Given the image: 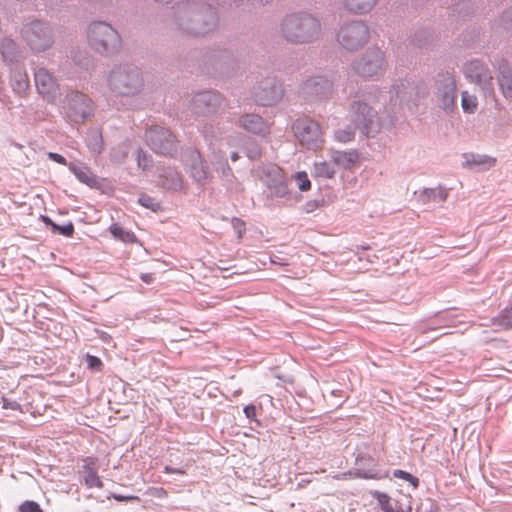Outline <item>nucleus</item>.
I'll use <instances>...</instances> for the list:
<instances>
[{"label":"nucleus","instance_id":"obj_41","mask_svg":"<svg viewBox=\"0 0 512 512\" xmlns=\"http://www.w3.org/2000/svg\"><path fill=\"white\" fill-rule=\"evenodd\" d=\"M139 202L141 203V205L150 208L153 211H157L160 208L159 203H155L153 199L148 196L140 197Z\"/></svg>","mask_w":512,"mask_h":512},{"label":"nucleus","instance_id":"obj_26","mask_svg":"<svg viewBox=\"0 0 512 512\" xmlns=\"http://www.w3.org/2000/svg\"><path fill=\"white\" fill-rule=\"evenodd\" d=\"M461 106L465 113L474 114L478 107L477 97L468 91L461 93Z\"/></svg>","mask_w":512,"mask_h":512},{"label":"nucleus","instance_id":"obj_23","mask_svg":"<svg viewBox=\"0 0 512 512\" xmlns=\"http://www.w3.org/2000/svg\"><path fill=\"white\" fill-rule=\"evenodd\" d=\"M498 84L503 96L512 99V72L507 65L500 67Z\"/></svg>","mask_w":512,"mask_h":512},{"label":"nucleus","instance_id":"obj_46","mask_svg":"<svg viewBox=\"0 0 512 512\" xmlns=\"http://www.w3.org/2000/svg\"><path fill=\"white\" fill-rule=\"evenodd\" d=\"M3 408L4 409H12V410H21V406L16 401H9L7 399H3Z\"/></svg>","mask_w":512,"mask_h":512},{"label":"nucleus","instance_id":"obj_15","mask_svg":"<svg viewBox=\"0 0 512 512\" xmlns=\"http://www.w3.org/2000/svg\"><path fill=\"white\" fill-rule=\"evenodd\" d=\"M70 116L75 120L86 118L91 111V100L82 93H73L67 98Z\"/></svg>","mask_w":512,"mask_h":512},{"label":"nucleus","instance_id":"obj_54","mask_svg":"<svg viewBox=\"0 0 512 512\" xmlns=\"http://www.w3.org/2000/svg\"><path fill=\"white\" fill-rule=\"evenodd\" d=\"M203 133H204L205 135H208V134H209V132H208V130L206 129V127L203 129Z\"/></svg>","mask_w":512,"mask_h":512},{"label":"nucleus","instance_id":"obj_18","mask_svg":"<svg viewBox=\"0 0 512 512\" xmlns=\"http://www.w3.org/2000/svg\"><path fill=\"white\" fill-rule=\"evenodd\" d=\"M239 127L254 134H266L269 131L268 124L257 114H244L238 119Z\"/></svg>","mask_w":512,"mask_h":512},{"label":"nucleus","instance_id":"obj_36","mask_svg":"<svg viewBox=\"0 0 512 512\" xmlns=\"http://www.w3.org/2000/svg\"><path fill=\"white\" fill-rule=\"evenodd\" d=\"M19 512H43V510L35 501H24L19 506Z\"/></svg>","mask_w":512,"mask_h":512},{"label":"nucleus","instance_id":"obj_10","mask_svg":"<svg viewBox=\"0 0 512 512\" xmlns=\"http://www.w3.org/2000/svg\"><path fill=\"white\" fill-rule=\"evenodd\" d=\"M23 35L30 47L36 51L45 50L52 43L47 27L39 21L27 25L23 30Z\"/></svg>","mask_w":512,"mask_h":512},{"label":"nucleus","instance_id":"obj_27","mask_svg":"<svg viewBox=\"0 0 512 512\" xmlns=\"http://www.w3.org/2000/svg\"><path fill=\"white\" fill-rule=\"evenodd\" d=\"M333 478L336 480H346L352 478L373 479L376 478V473L373 470L362 471L361 469H357L356 471H348L342 474L334 475Z\"/></svg>","mask_w":512,"mask_h":512},{"label":"nucleus","instance_id":"obj_52","mask_svg":"<svg viewBox=\"0 0 512 512\" xmlns=\"http://www.w3.org/2000/svg\"><path fill=\"white\" fill-rule=\"evenodd\" d=\"M231 159H232V161H234V162H235V161H237V160L239 159V155H238V153H237V152H233V153L231 154Z\"/></svg>","mask_w":512,"mask_h":512},{"label":"nucleus","instance_id":"obj_1","mask_svg":"<svg viewBox=\"0 0 512 512\" xmlns=\"http://www.w3.org/2000/svg\"><path fill=\"white\" fill-rule=\"evenodd\" d=\"M319 22L309 16H290L283 24V31L286 38L295 43L310 41L319 32Z\"/></svg>","mask_w":512,"mask_h":512},{"label":"nucleus","instance_id":"obj_31","mask_svg":"<svg viewBox=\"0 0 512 512\" xmlns=\"http://www.w3.org/2000/svg\"><path fill=\"white\" fill-rule=\"evenodd\" d=\"M334 175V169L326 161L315 163V176L330 179L333 178Z\"/></svg>","mask_w":512,"mask_h":512},{"label":"nucleus","instance_id":"obj_9","mask_svg":"<svg viewBox=\"0 0 512 512\" xmlns=\"http://www.w3.org/2000/svg\"><path fill=\"white\" fill-rule=\"evenodd\" d=\"M368 28L360 22L351 23L342 28L338 34L340 43L348 50H354L367 42Z\"/></svg>","mask_w":512,"mask_h":512},{"label":"nucleus","instance_id":"obj_4","mask_svg":"<svg viewBox=\"0 0 512 512\" xmlns=\"http://www.w3.org/2000/svg\"><path fill=\"white\" fill-rule=\"evenodd\" d=\"M109 85L112 90L121 95H131L142 87V79L135 69L118 68L111 72Z\"/></svg>","mask_w":512,"mask_h":512},{"label":"nucleus","instance_id":"obj_5","mask_svg":"<svg viewBox=\"0 0 512 512\" xmlns=\"http://www.w3.org/2000/svg\"><path fill=\"white\" fill-rule=\"evenodd\" d=\"M435 89L439 106L447 112L452 111L455 107L457 97L455 76L449 72L439 74L435 83Z\"/></svg>","mask_w":512,"mask_h":512},{"label":"nucleus","instance_id":"obj_21","mask_svg":"<svg viewBox=\"0 0 512 512\" xmlns=\"http://www.w3.org/2000/svg\"><path fill=\"white\" fill-rule=\"evenodd\" d=\"M190 176L198 183L204 184L209 178L208 166L200 154L192 156Z\"/></svg>","mask_w":512,"mask_h":512},{"label":"nucleus","instance_id":"obj_32","mask_svg":"<svg viewBox=\"0 0 512 512\" xmlns=\"http://www.w3.org/2000/svg\"><path fill=\"white\" fill-rule=\"evenodd\" d=\"M374 497L377 499L383 512H399L394 509L391 498L387 494L375 492Z\"/></svg>","mask_w":512,"mask_h":512},{"label":"nucleus","instance_id":"obj_2","mask_svg":"<svg viewBox=\"0 0 512 512\" xmlns=\"http://www.w3.org/2000/svg\"><path fill=\"white\" fill-rule=\"evenodd\" d=\"M88 40L92 48L100 53L115 52L121 43L117 31L105 22H95L90 25Z\"/></svg>","mask_w":512,"mask_h":512},{"label":"nucleus","instance_id":"obj_11","mask_svg":"<svg viewBox=\"0 0 512 512\" xmlns=\"http://www.w3.org/2000/svg\"><path fill=\"white\" fill-rule=\"evenodd\" d=\"M356 72L364 78L380 75L384 70V56L380 50H373L355 64Z\"/></svg>","mask_w":512,"mask_h":512},{"label":"nucleus","instance_id":"obj_24","mask_svg":"<svg viewBox=\"0 0 512 512\" xmlns=\"http://www.w3.org/2000/svg\"><path fill=\"white\" fill-rule=\"evenodd\" d=\"M465 163L470 168L488 169L495 165L496 160L485 155L465 154Z\"/></svg>","mask_w":512,"mask_h":512},{"label":"nucleus","instance_id":"obj_53","mask_svg":"<svg viewBox=\"0 0 512 512\" xmlns=\"http://www.w3.org/2000/svg\"><path fill=\"white\" fill-rule=\"evenodd\" d=\"M157 2H160V3H168L169 0H156Z\"/></svg>","mask_w":512,"mask_h":512},{"label":"nucleus","instance_id":"obj_8","mask_svg":"<svg viewBox=\"0 0 512 512\" xmlns=\"http://www.w3.org/2000/svg\"><path fill=\"white\" fill-rule=\"evenodd\" d=\"M464 74L472 83L480 86L485 95H494L493 77L483 63L477 60L468 62Z\"/></svg>","mask_w":512,"mask_h":512},{"label":"nucleus","instance_id":"obj_28","mask_svg":"<svg viewBox=\"0 0 512 512\" xmlns=\"http://www.w3.org/2000/svg\"><path fill=\"white\" fill-rule=\"evenodd\" d=\"M492 322L493 325L499 326L502 329H512V305L505 308Z\"/></svg>","mask_w":512,"mask_h":512},{"label":"nucleus","instance_id":"obj_35","mask_svg":"<svg viewBox=\"0 0 512 512\" xmlns=\"http://www.w3.org/2000/svg\"><path fill=\"white\" fill-rule=\"evenodd\" d=\"M295 178L301 191H307L311 188V182L306 172H298Z\"/></svg>","mask_w":512,"mask_h":512},{"label":"nucleus","instance_id":"obj_37","mask_svg":"<svg viewBox=\"0 0 512 512\" xmlns=\"http://www.w3.org/2000/svg\"><path fill=\"white\" fill-rule=\"evenodd\" d=\"M232 227L236 231L239 238H242L243 234L246 231L245 222L240 218L234 217L231 220Z\"/></svg>","mask_w":512,"mask_h":512},{"label":"nucleus","instance_id":"obj_40","mask_svg":"<svg viewBox=\"0 0 512 512\" xmlns=\"http://www.w3.org/2000/svg\"><path fill=\"white\" fill-rule=\"evenodd\" d=\"M53 230L59 232L60 234H62L64 236L71 237V236H73V233H74V226L72 223H69L64 226H59V225L54 224Z\"/></svg>","mask_w":512,"mask_h":512},{"label":"nucleus","instance_id":"obj_45","mask_svg":"<svg viewBox=\"0 0 512 512\" xmlns=\"http://www.w3.org/2000/svg\"><path fill=\"white\" fill-rule=\"evenodd\" d=\"M137 161H138L139 167H142L143 169H145L148 166V157L144 151H142V150L138 151Z\"/></svg>","mask_w":512,"mask_h":512},{"label":"nucleus","instance_id":"obj_39","mask_svg":"<svg viewBox=\"0 0 512 512\" xmlns=\"http://www.w3.org/2000/svg\"><path fill=\"white\" fill-rule=\"evenodd\" d=\"M335 136L338 141L346 143L353 139L354 133L350 129H341L336 132Z\"/></svg>","mask_w":512,"mask_h":512},{"label":"nucleus","instance_id":"obj_16","mask_svg":"<svg viewBox=\"0 0 512 512\" xmlns=\"http://www.w3.org/2000/svg\"><path fill=\"white\" fill-rule=\"evenodd\" d=\"M83 479L88 488H102L103 482L98 475V458L88 456L82 459Z\"/></svg>","mask_w":512,"mask_h":512},{"label":"nucleus","instance_id":"obj_42","mask_svg":"<svg viewBox=\"0 0 512 512\" xmlns=\"http://www.w3.org/2000/svg\"><path fill=\"white\" fill-rule=\"evenodd\" d=\"M87 364L90 369L100 370L102 367V361L93 355H87Z\"/></svg>","mask_w":512,"mask_h":512},{"label":"nucleus","instance_id":"obj_48","mask_svg":"<svg viewBox=\"0 0 512 512\" xmlns=\"http://www.w3.org/2000/svg\"><path fill=\"white\" fill-rule=\"evenodd\" d=\"M164 471L168 474H180V475H184L185 474V471L182 470V469H175V468H172L170 466H166L164 468Z\"/></svg>","mask_w":512,"mask_h":512},{"label":"nucleus","instance_id":"obj_55","mask_svg":"<svg viewBox=\"0 0 512 512\" xmlns=\"http://www.w3.org/2000/svg\"><path fill=\"white\" fill-rule=\"evenodd\" d=\"M399 512H412L411 508L408 509V511H399Z\"/></svg>","mask_w":512,"mask_h":512},{"label":"nucleus","instance_id":"obj_43","mask_svg":"<svg viewBox=\"0 0 512 512\" xmlns=\"http://www.w3.org/2000/svg\"><path fill=\"white\" fill-rule=\"evenodd\" d=\"M147 493L158 498H163L167 496V491L161 487H151L148 489Z\"/></svg>","mask_w":512,"mask_h":512},{"label":"nucleus","instance_id":"obj_12","mask_svg":"<svg viewBox=\"0 0 512 512\" xmlns=\"http://www.w3.org/2000/svg\"><path fill=\"white\" fill-rule=\"evenodd\" d=\"M263 181L275 197H284L288 194L287 179L278 166H271L265 171Z\"/></svg>","mask_w":512,"mask_h":512},{"label":"nucleus","instance_id":"obj_30","mask_svg":"<svg viewBox=\"0 0 512 512\" xmlns=\"http://www.w3.org/2000/svg\"><path fill=\"white\" fill-rule=\"evenodd\" d=\"M109 231L116 239L123 242H133L135 239V235L132 232L124 230L118 224H112L109 228Z\"/></svg>","mask_w":512,"mask_h":512},{"label":"nucleus","instance_id":"obj_34","mask_svg":"<svg viewBox=\"0 0 512 512\" xmlns=\"http://www.w3.org/2000/svg\"><path fill=\"white\" fill-rule=\"evenodd\" d=\"M393 476L398 479H403L407 482H409L414 488H417L419 486V479L412 474L404 471V470H394Z\"/></svg>","mask_w":512,"mask_h":512},{"label":"nucleus","instance_id":"obj_49","mask_svg":"<svg viewBox=\"0 0 512 512\" xmlns=\"http://www.w3.org/2000/svg\"><path fill=\"white\" fill-rule=\"evenodd\" d=\"M140 278L145 283H151L154 280V276H153L152 273H143V274L140 275Z\"/></svg>","mask_w":512,"mask_h":512},{"label":"nucleus","instance_id":"obj_25","mask_svg":"<svg viewBox=\"0 0 512 512\" xmlns=\"http://www.w3.org/2000/svg\"><path fill=\"white\" fill-rule=\"evenodd\" d=\"M182 177L181 175L172 169L165 172L162 180V186L166 189L180 190L182 188Z\"/></svg>","mask_w":512,"mask_h":512},{"label":"nucleus","instance_id":"obj_19","mask_svg":"<svg viewBox=\"0 0 512 512\" xmlns=\"http://www.w3.org/2000/svg\"><path fill=\"white\" fill-rule=\"evenodd\" d=\"M332 162L339 168L345 170L354 169L359 164V154L356 150L332 151L330 153Z\"/></svg>","mask_w":512,"mask_h":512},{"label":"nucleus","instance_id":"obj_33","mask_svg":"<svg viewBox=\"0 0 512 512\" xmlns=\"http://www.w3.org/2000/svg\"><path fill=\"white\" fill-rule=\"evenodd\" d=\"M70 170L75 174V176L82 182L86 184H90L94 181L91 172L87 168L76 167L74 165L70 166Z\"/></svg>","mask_w":512,"mask_h":512},{"label":"nucleus","instance_id":"obj_47","mask_svg":"<svg viewBox=\"0 0 512 512\" xmlns=\"http://www.w3.org/2000/svg\"><path fill=\"white\" fill-rule=\"evenodd\" d=\"M48 157L51 160H53V161H55V162H57L59 164H62V165H66L67 164L66 159L62 155H60L58 153L50 152V153H48Z\"/></svg>","mask_w":512,"mask_h":512},{"label":"nucleus","instance_id":"obj_3","mask_svg":"<svg viewBox=\"0 0 512 512\" xmlns=\"http://www.w3.org/2000/svg\"><path fill=\"white\" fill-rule=\"evenodd\" d=\"M348 120L367 136L379 131V119L376 112L366 103L353 102L348 110Z\"/></svg>","mask_w":512,"mask_h":512},{"label":"nucleus","instance_id":"obj_13","mask_svg":"<svg viewBox=\"0 0 512 512\" xmlns=\"http://www.w3.org/2000/svg\"><path fill=\"white\" fill-rule=\"evenodd\" d=\"M35 84L38 92L48 101H55L59 87L52 74L45 68H39L35 72Z\"/></svg>","mask_w":512,"mask_h":512},{"label":"nucleus","instance_id":"obj_22","mask_svg":"<svg viewBox=\"0 0 512 512\" xmlns=\"http://www.w3.org/2000/svg\"><path fill=\"white\" fill-rule=\"evenodd\" d=\"M283 96L282 86L279 84H272L269 88L264 86L262 91L257 94V100L264 106L272 105Z\"/></svg>","mask_w":512,"mask_h":512},{"label":"nucleus","instance_id":"obj_20","mask_svg":"<svg viewBox=\"0 0 512 512\" xmlns=\"http://www.w3.org/2000/svg\"><path fill=\"white\" fill-rule=\"evenodd\" d=\"M308 93L318 97H327L332 92V83L324 77L318 76L308 79L305 83Z\"/></svg>","mask_w":512,"mask_h":512},{"label":"nucleus","instance_id":"obj_38","mask_svg":"<svg viewBox=\"0 0 512 512\" xmlns=\"http://www.w3.org/2000/svg\"><path fill=\"white\" fill-rule=\"evenodd\" d=\"M15 50V43L13 40L5 39L1 43V51L4 57L12 55Z\"/></svg>","mask_w":512,"mask_h":512},{"label":"nucleus","instance_id":"obj_7","mask_svg":"<svg viewBox=\"0 0 512 512\" xmlns=\"http://www.w3.org/2000/svg\"><path fill=\"white\" fill-rule=\"evenodd\" d=\"M294 132L302 145L310 149L321 148L324 140L322 131L317 122L311 119H300L294 124Z\"/></svg>","mask_w":512,"mask_h":512},{"label":"nucleus","instance_id":"obj_6","mask_svg":"<svg viewBox=\"0 0 512 512\" xmlns=\"http://www.w3.org/2000/svg\"><path fill=\"white\" fill-rule=\"evenodd\" d=\"M146 140L150 148L162 155H172L177 150V140L168 129L152 126L146 132Z\"/></svg>","mask_w":512,"mask_h":512},{"label":"nucleus","instance_id":"obj_17","mask_svg":"<svg viewBox=\"0 0 512 512\" xmlns=\"http://www.w3.org/2000/svg\"><path fill=\"white\" fill-rule=\"evenodd\" d=\"M448 195V189L443 186L425 188L418 193L417 202L422 206H430L432 203H444Z\"/></svg>","mask_w":512,"mask_h":512},{"label":"nucleus","instance_id":"obj_44","mask_svg":"<svg viewBox=\"0 0 512 512\" xmlns=\"http://www.w3.org/2000/svg\"><path fill=\"white\" fill-rule=\"evenodd\" d=\"M244 413L246 415V417L250 420H253V421H257L256 419V416H257V413H256V407L252 404L250 405H247L244 407Z\"/></svg>","mask_w":512,"mask_h":512},{"label":"nucleus","instance_id":"obj_50","mask_svg":"<svg viewBox=\"0 0 512 512\" xmlns=\"http://www.w3.org/2000/svg\"><path fill=\"white\" fill-rule=\"evenodd\" d=\"M114 498L118 501L138 500L139 499L137 496H122V495H115Z\"/></svg>","mask_w":512,"mask_h":512},{"label":"nucleus","instance_id":"obj_51","mask_svg":"<svg viewBox=\"0 0 512 512\" xmlns=\"http://www.w3.org/2000/svg\"><path fill=\"white\" fill-rule=\"evenodd\" d=\"M364 460L373 461V459H372L370 456H368V455H362V454H360V455H358V456L356 457V463H357L358 465H360V463H361L362 461H364Z\"/></svg>","mask_w":512,"mask_h":512},{"label":"nucleus","instance_id":"obj_14","mask_svg":"<svg viewBox=\"0 0 512 512\" xmlns=\"http://www.w3.org/2000/svg\"><path fill=\"white\" fill-rule=\"evenodd\" d=\"M192 104L196 114L210 115L217 112L221 97L214 92H202L193 98Z\"/></svg>","mask_w":512,"mask_h":512},{"label":"nucleus","instance_id":"obj_29","mask_svg":"<svg viewBox=\"0 0 512 512\" xmlns=\"http://www.w3.org/2000/svg\"><path fill=\"white\" fill-rule=\"evenodd\" d=\"M375 0H346V6L355 13H365L369 11Z\"/></svg>","mask_w":512,"mask_h":512}]
</instances>
